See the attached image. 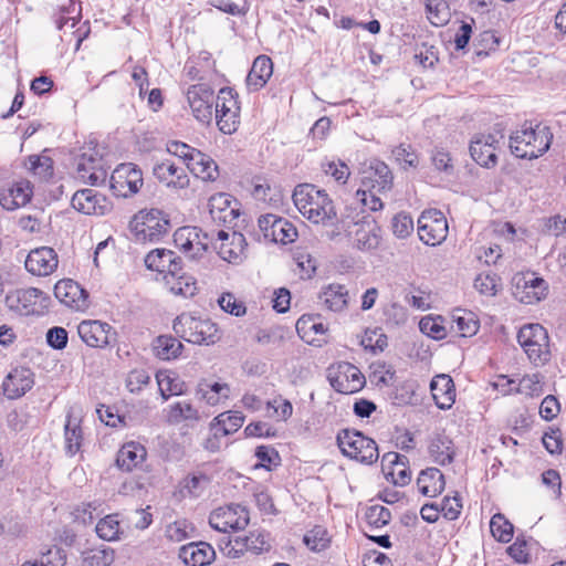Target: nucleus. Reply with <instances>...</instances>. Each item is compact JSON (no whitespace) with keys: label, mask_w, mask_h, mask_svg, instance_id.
<instances>
[{"label":"nucleus","mask_w":566,"mask_h":566,"mask_svg":"<svg viewBox=\"0 0 566 566\" xmlns=\"http://www.w3.org/2000/svg\"><path fill=\"white\" fill-rule=\"evenodd\" d=\"M293 202L297 210L315 224L333 226L337 214L328 195L311 184L296 186Z\"/></svg>","instance_id":"nucleus-1"},{"label":"nucleus","mask_w":566,"mask_h":566,"mask_svg":"<svg viewBox=\"0 0 566 566\" xmlns=\"http://www.w3.org/2000/svg\"><path fill=\"white\" fill-rule=\"evenodd\" d=\"M553 135L547 126H523L510 137V148L517 158L535 159L549 149Z\"/></svg>","instance_id":"nucleus-2"},{"label":"nucleus","mask_w":566,"mask_h":566,"mask_svg":"<svg viewBox=\"0 0 566 566\" xmlns=\"http://www.w3.org/2000/svg\"><path fill=\"white\" fill-rule=\"evenodd\" d=\"M342 453L364 464L374 463L378 457L376 442L355 429H343L336 437Z\"/></svg>","instance_id":"nucleus-3"},{"label":"nucleus","mask_w":566,"mask_h":566,"mask_svg":"<svg viewBox=\"0 0 566 566\" xmlns=\"http://www.w3.org/2000/svg\"><path fill=\"white\" fill-rule=\"evenodd\" d=\"M172 328L180 338L197 345H211L219 339L218 327L213 322L188 314L177 316Z\"/></svg>","instance_id":"nucleus-4"},{"label":"nucleus","mask_w":566,"mask_h":566,"mask_svg":"<svg viewBox=\"0 0 566 566\" xmlns=\"http://www.w3.org/2000/svg\"><path fill=\"white\" fill-rule=\"evenodd\" d=\"M169 228V219L158 209L140 210L130 222L135 239L140 242H157Z\"/></svg>","instance_id":"nucleus-5"},{"label":"nucleus","mask_w":566,"mask_h":566,"mask_svg":"<svg viewBox=\"0 0 566 566\" xmlns=\"http://www.w3.org/2000/svg\"><path fill=\"white\" fill-rule=\"evenodd\" d=\"M517 342L534 365H544L549 360V337L542 325L526 324L521 327Z\"/></svg>","instance_id":"nucleus-6"},{"label":"nucleus","mask_w":566,"mask_h":566,"mask_svg":"<svg viewBox=\"0 0 566 566\" xmlns=\"http://www.w3.org/2000/svg\"><path fill=\"white\" fill-rule=\"evenodd\" d=\"M48 302L49 297L35 287L19 289L6 297L8 307L21 315H41L48 307Z\"/></svg>","instance_id":"nucleus-7"},{"label":"nucleus","mask_w":566,"mask_h":566,"mask_svg":"<svg viewBox=\"0 0 566 566\" xmlns=\"http://www.w3.org/2000/svg\"><path fill=\"white\" fill-rule=\"evenodd\" d=\"M448 231L447 218L440 210H424L418 218V235L427 245L441 244L447 239Z\"/></svg>","instance_id":"nucleus-8"},{"label":"nucleus","mask_w":566,"mask_h":566,"mask_svg":"<svg viewBox=\"0 0 566 566\" xmlns=\"http://www.w3.org/2000/svg\"><path fill=\"white\" fill-rule=\"evenodd\" d=\"M76 171L80 179L92 186L103 184L107 177V169L99 150L93 143L77 157Z\"/></svg>","instance_id":"nucleus-9"},{"label":"nucleus","mask_w":566,"mask_h":566,"mask_svg":"<svg viewBox=\"0 0 566 566\" xmlns=\"http://www.w3.org/2000/svg\"><path fill=\"white\" fill-rule=\"evenodd\" d=\"M258 226L264 240L273 243L287 244L294 242L297 238L295 226L287 219L274 213L260 216Z\"/></svg>","instance_id":"nucleus-10"},{"label":"nucleus","mask_w":566,"mask_h":566,"mask_svg":"<svg viewBox=\"0 0 566 566\" xmlns=\"http://www.w3.org/2000/svg\"><path fill=\"white\" fill-rule=\"evenodd\" d=\"M209 524L218 532H237L249 524V513L240 504L221 506L210 513Z\"/></svg>","instance_id":"nucleus-11"},{"label":"nucleus","mask_w":566,"mask_h":566,"mask_svg":"<svg viewBox=\"0 0 566 566\" xmlns=\"http://www.w3.org/2000/svg\"><path fill=\"white\" fill-rule=\"evenodd\" d=\"M111 186L118 196H133L143 186V172L132 163L120 164L111 176Z\"/></svg>","instance_id":"nucleus-12"},{"label":"nucleus","mask_w":566,"mask_h":566,"mask_svg":"<svg viewBox=\"0 0 566 566\" xmlns=\"http://www.w3.org/2000/svg\"><path fill=\"white\" fill-rule=\"evenodd\" d=\"M503 138L502 134L475 135L470 144L472 159L482 167H494L497 164L496 148Z\"/></svg>","instance_id":"nucleus-13"},{"label":"nucleus","mask_w":566,"mask_h":566,"mask_svg":"<svg viewBox=\"0 0 566 566\" xmlns=\"http://www.w3.org/2000/svg\"><path fill=\"white\" fill-rule=\"evenodd\" d=\"M331 386L340 394H355L366 384L363 373L350 363H340L334 373L329 374Z\"/></svg>","instance_id":"nucleus-14"},{"label":"nucleus","mask_w":566,"mask_h":566,"mask_svg":"<svg viewBox=\"0 0 566 566\" xmlns=\"http://www.w3.org/2000/svg\"><path fill=\"white\" fill-rule=\"evenodd\" d=\"M187 99L193 116L201 123H209L212 118L214 102L213 90L206 84H196L188 88Z\"/></svg>","instance_id":"nucleus-15"},{"label":"nucleus","mask_w":566,"mask_h":566,"mask_svg":"<svg viewBox=\"0 0 566 566\" xmlns=\"http://www.w3.org/2000/svg\"><path fill=\"white\" fill-rule=\"evenodd\" d=\"M217 240L219 245H214L218 254L229 263L238 264L245 258L247 241L242 233L232 231L228 232L219 230L217 232Z\"/></svg>","instance_id":"nucleus-16"},{"label":"nucleus","mask_w":566,"mask_h":566,"mask_svg":"<svg viewBox=\"0 0 566 566\" xmlns=\"http://www.w3.org/2000/svg\"><path fill=\"white\" fill-rule=\"evenodd\" d=\"M72 207L84 214L104 216L112 209L111 201L93 189L77 190L71 200Z\"/></svg>","instance_id":"nucleus-17"},{"label":"nucleus","mask_w":566,"mask_h":566,"mask_svg":"<svg viewBox=\"0 0 566 566\" xmlns=\"http://www.w3.org/2000/svg\"><path fill=\"white\" fill-rule=\"evenodd\" d=\"M81 339L90 347L104 348L112 343L115 336L113 327L101 321H83L77 326Z\"/></svg>","instance_id":"nucleus-18"},{"label":"nucleus","mask_w":566,"mask_h":566,"mask_svg":"<svg viewBox=\"0 0 566 566\" xmlns=\"http://www.w3.org/2000/svg\"><path fill=\"white\" fill-rule=\"evenodd\" d=\"M181 264V258L176 252L167 249H155L145 256L146 268L166 273L165 279L178 275L182 271Z\"/></svg>","instance_id":"nucleus-19"},{"label":"nucleus","mask_w":566,"mask_h":566,"mask_svg":"<svg viewBox=\"0 0 566 566\" xmlns=\"http://www.w3.org/2000/svg\"><path fill=\"white\" fill-rule=\"evenodd\" d=\"M54 296L70 308L81 311L87 307V292L71 279L61 280L55 284Z\"/></svg>","instance_id":"nucleus-20"},{"label":"nucleus","mask_w":566,"mask_h":566,"mask_svg":"<svg viewBox=\"0 0 566 566\" xmlns=\"http://www.w3.org/2000/svg\"><path fill=\"white\" fill-rule=\"evenodd\" d=\"M57 254L50 247L36 248L29 252L24 265L28 272L46 276L57 268Z\"/></svg>","instance_id":"nucleus-21"},{"label":"nucleus","mask_w":566,"mask_h":566,"mask_svg":"<svg viewBox=\"0 0 566 566\" xmlns=\"http://www.w3.org/2000/svg\"><path fill=\"white\" fill-rule=\"evenodd\" d=\"M153 175L168 188L185 189L189 186V177L186 169L169 159L155 164Z\"/></svg>","instance_id":"nucleus-22"},{"label":"nucleus","mask_w":566,"mask_h":566,"mask_svg":"<svg viewBox=\"0 0 566 566\" xmlns=\"http://www.w3.org/2000/svg\"><path fill=\"white\" fill-rule=\"evenodd\" d=\"M392 179V174L384 161L373 160L364 171L361 184L370 191L384 192L391 189Z\"/></svg>","instance_id":"nucleus-23"},{"label":"nucleus","mask_w":566,"mask_h":566,"mask_svg":"<svg viewBox=\"0 0 566 566\" xmlns=\"http://www.w3.org/2000/svg\"><path fill=\"white\" fill-rule=\"evenodd\" d=\"M33 374L28 368H15L10 371L2 382L3 395L17 399L32 388Z\"/></svg>","instance_id":"nucleus-24"},{"label":"nucleus","mask_w":566,"mask_h":566,"mask_svg":"<svg viewBox=\"0 0 566 566\" xmlns=\"http://www.w3.org/2000/svg\"><path fill=\"white\" fill-rule=\"evenodd\" d=\"M430 390L439 409H450L455 401L454 382L447 374L434 376L430 382Z\"/></svg>","instance_id":"nucleus-25"},{"label":"nucleus","mask_w":566,"mask_h":566,"mask_svg":"<svg viewBox=\"0 0 566 566\" xmlns=\"http://www.w3.org/2000/svg\"><path fill=\"white\" fill-rule=\"evenodd\" d=\"M178 556L187 566H206L214 559L216 553L208 543L198 542L181 546Z\"/></svg>","instance_id":"nucleus-26"},{"label":"nucleus","mask_w":566,"mask_h":566,"mask_svg":"<svg viewBox=\"0 0 566 566\" xmlns=\"http://www.w3.org/2000/svg\"><path fill=\"white\" fill-rule=\"evenodd\" d=\"M232 197L224 192H219L209 199V212L214 221L231 223L238 216V210L232 207Z\"/></svg>","instance_id":"nucleus-27"},{"label":"nucleus","mask_w":566,"mask_h":566,"mask_svg":"<svg viewBox=\"0 0 566 566\" xmlns=\"http://www.w3.org/2000/svg\"><path fill=\"white\" fill-rule=\"evenodd\" d=\"M146 455L147 451L144 446L138 442L130 441L119 449L116 463L120 470L130 472L145 461Z\"/></svg>","instance_id":"nucleus-28"},{"label":"nucleus","mask_w":566,"mask_h":566,"mask_svg":"<svg viewBox=\"0 0 566 566\" xmlns=\"http://www.w3.org/2000/svg\"><path fill=\"white\" fill-rule=\"evenodd\" d=\"M273 73L272 60L266 55H259L247 76V86L250 91L262 88Z\"/></svg>","instance_id":"nucleus-29"},{"label":"nucleus","mask_w":566,"mask_h":566,"mask_svg":"<svg viewBox=\"0 0 566 566\" xmlns=\"http://www.w3.org/2000/svg\"><path fill=\"white\" fill-rule=\"evenodd\" d=\"M417 485L422 495L434 497L444 490V475L437 468H427L419 473Z\"/></svg>","instance_id":"nucleus-30"},{"label":"nucleus","mask_w":566,"mask_h":566,"mask_svg":"<svg viewBox=\"0 0 566 566\" xmlns=\"http://www.w3.org/2000/svg\"><path fill=\"white\" fill-rule=\"evenodd\" d=\"M187 169L193 174L195 177L206 181H213L219 176L218 166L214 160L200 150L193 153L190 157Z\"/></svg>","instance_id":"nucleus-31"},{"label":"nucleus","mask_w":566,"mask_h":566,"mask_svg":"<svg viewBox=\"0 0 566 566\" xmlns=\"http://www.w3.org/2000/svg\"><path fill=\"white\" fill-rule=\"evenodd\" d=\"M319 300L329 311L342 312L348 305V290L345 285L332 283L323 289Z\"/></svg>","instance_id":"nucleus-32"},{"label":"nucleus","mask_w":566,"mask_h":566,"mask_svg":"<svg viewBox=\"0 0 566 566\" xmlns=\"http://www.w3.org/2000/svg\"><path fill=\"white\" fill-rule=\"evenodd\" d=\"M198 227H181L174 233V242L185 253H189L192 259L200 256L202 244L198 241Z\"/></svg>","instance_id":"nucleus-33"},{"label":"nucleus","mask_w":566,"mask_h":566,"mask_svg":"<svg viewBox=\"0 0 566 566\" xmlns=\"http://www.w3.org/2000/svg\"><path fill=\"white\" fill-rule=\"evenodd\" d=\"M356 230L354 232L353 244L363 251H370L379 245V235L376 224L373 222H355Z\"/></svg>","instance_id":"nucleus-34"},{"label":"nucleus","mask_w":566,"mask_h":566,"mask_svg":"<svg viewBox=\"0 0 566 566\" xmlns=\"http://www.w3.org/2000/svg\"><path fill=\"white\" fill-rule=\"evenodd\" d=\"M428 450L432 460L440 465H447L453 461V443L452 440L444 434H436L430 440Z\"/></svg>","instance_id":"nucleus-35"},{"label":"nucleus","mask_w":566,"mask_h":566,"mask_svg":"<svg viewBox=\"0 0 566 566\" xmlns=\"http://www.w3.org/2000/svg\"><path fill=\"white\" fill-rule=\"evenodd\" d=\"M230 394V387L228 384L218 382V381H209L201 380L198 384L196 395L198 398L205 400L210 406H216L219 401L224 398L227 399Z\"/></svg>","instance_id":"nucleus-36"},{"label":"nucleus","mask_w":566,"mask_h":566,"mask_svg":"<svg viewBox=\"0 0 566 566\" xmlns=\"http://www.w3.org/2000/svg\"><path fill=\"white\" fill-rule=\"evenodd\" d=\"M389 463L395 467L401 465L402 468L399 469L397 472L394 470L386 473V476H391V481L395 485L398 486H405L407 485L411 480V471L409 468L406 467L408 459L405 455H401L397 452H387L382 455V463Z\"/></svg>","instance_id":"nucleus-37"},{"label":"nucleus","mask_w":566,"mask_h":566,"mask_svg":"<svg viewBox=\"0 0 566 566\" xmlns=\"http://www.w3.org/2000/svg\"><path fill=\"white\" fill-rule=\"evenodd\" d=\"M182 348L180 340L171 335H160L154 343L156 356L164 360L177 358Z\"/></svg>","instance_id":"nucleus-38"},{"label":"nucleus","mask_w":566,"mask_h":566,"mask_svg":"<svg viewBox=\"0 0 566 566\" xmlns=\"http://www.w3.org/2000/svg\"><path fill=\"white\" fill-rule=\"evenodd\" d=\"M244 422V416L241 411H229L217 416L213 420V428L217 427L222 437L237 432Z\"/></svg>","instance_id":"nucleus-39"},{"label":"nucleus","mask_w":566,"mask_h":566,"mask_svg":"<svg viewBox=\"0 0 566 566\" xmlns=\"http://www.w3.org/2000/svg\"><path fill=\"white\" fill-rule=\"evenodd\" d=\"M114 562V551L102 545L82 554L81 566H109Z\"/></svg>","instance_id":"nucleus-40"},{"label":"nucleus","mask_w":566,"mask_h":566,"mask_svg":"<svg viewBox=\"0 0 566 566\" xmlns=\"http://www.w3.org/2000/svg\"><path fill=\"white\" fill-rule=\"evenodd\" d=\"M64 437L66 453L69 455L76 454L81 449L83 436L78 422L71 417H67L64 426Z\"/></svg>","instance_id":"nucleus-41"},{"label":"nucleus","mask_w":566,"mask_h":566,"mask_svg":"<svg viewBox=\"0 0 566 566\" xmlns=\"http://www.w3.org/2000/svg\"><path fill=\"white\" fill-rule=\"evenodd\" d=\"M198 410L187 401H178L169 407L167 421L171 424H178L186 420H198Z\"/></svg>","instance_id":"nucleus-42"},{"label":"nucleus","mask_w":566,"mask_h":566,"mask_svg":"<svg viewBox=\"0 0 566 566\" xmlns=\"http://www.w3.org/2000/svg\"><path fill=\"white\" fill-rule=\"evenodd\" d=\"M490 530L493 537L501 543L511 542L514 533L513 524L502 513L492 516Z\"/></svg>","instance_id":"nucleus-43"},{"label":"nucleus","mask_w":566,"mask_h":566,"mask_svg":"<svg viewBox=\"0 0 566 566\" xmlns=\"http://www.w3.org/2000/svg\"><path fill=\"white\" fill-rule=\"evenodd\" d=\"M169 285L170 292L175 295H181L189 297L196 293V282L191 276H187L184 273H178L175 277L165 279Z\"/></svg>","instance_id":"nucleus-44"},{"label":"nucleus","mask_w":566,"mask_h":566,"mask_svg":"<svg viewBox=\"0 0 566 566\" xmlns=\"http://www.w3.org/2000/svg\"><path fill=\"white\" fill-rule=\"evenodd\" d=\"M96 534L104 541H117L119 539V521L116 514H111L101 518L95 527Z\"/></svg>","instance_id":"nucleus-45"},{"label":"nucleus","mask_w":566,"mask_h":566,"mask_svg":"<svg viewBox=\"0 0 566 566\" xmlns=\"http://www.w3.org/2000/svg\"><path fill=\"white\" fill-rule=\"evenodd\" d=\"M426 11L429 21L436 27L444 25L449 20L448 4L443 0H429Z\"/></svg>","instance_id":"nucleus-46"},{"label":"nucleus","mask_w":566,"mask_h":566,"mask_svg":"<svg viewBox=\"0 0 566 566\" xmlns=\"http://www.w3.org/2000/svg\"><path fill=\"white\" fill-rule=\"evenodd\" d=\"M533 282L537 283V287L536 285L524 283L523 295L520 296L522 303L533 304L545 297L547 290L545 281L542 277H534Z\"/></svg>","instance_id":"nucleus-47"},{"label":"nucleus","mask_w":566,"mask_h":566,"mask_svg":"<svg viewBox=\"0 0 566 566\" xmlns=\"http://www.w3.org/2000/svg\"><path fill=\"white\" fill-rule=\"evenodd\" d=\"M365 518L369 526L380 528L387 525L391 520L390 511L381 505H370L367 507Z\"/></svg>","instance_id":"nucleus-48"},{"label":"nucleus","mask_w":566,"mask_h":566,"mask_svg":"<svg viewBox=\"0 0 566 566\" xmlns=\"http://www.w3.org/2000/svg\"><path fill=\"white\" fill-rule=\"evenodd\" d=\"M159 391L168 390L170 395H182L184 394V381L177 376L171 375L167 371H159L156 374Z\"/></svg>","instance_id":"nucleus-49"},{"label":"nucleus","mask_w":566,"mask_h":566,"mask_svg":"<svg viewBox=\"0 0 566 566\" xmlns=\"http://www.w3.org/2000/svg\"><path fill=\"white\" fill-rule=\"evenodd\" d=\"M240 109L216 113L217 125L223 134L231 135L237 132L240 124Z\"/></svg>","instance_id":"nucleus-50"},{"label":"nucleus","mask_w":566,"mask_h":566,"mask_svg":"<svg viewBox=\"0 0 566 566\" xmlns=\"http://www.w3.org/2000/svg\"><path fill=\"white\" fill-rule=\"evenodd\" d=\"M304 544L314 552H321L328 546L329 539L326 530L315 527L303 537Z\"/></svg>","instance_id":"nucleus-51"},{"label":"nucleus","mask_w":566,"mask_h":566,"mask_svg":"<svg viewBox=\"0 0 566 566\" xmlns=\"http://www.w3.org/2000/svg\"><path fill=\"white\" fill-rule=\"evenodd\" d=\"M29 169L42 178L53 175V160L49 156L31 155L28 158Z\"/></svg>","instance_id":"nucleus-52"},{"label":"nucleus","mask_w":566,"mask_h":566,"mask_svg":"<svg viewBox=\"0 0 566 566\" xmlns=\"http://www.w3.org/2000/svg\"><path fill=\"white\" fill-rule=\"evenodd\" d=\"M223 543L224 546L220 545V548L230 558H239L245 552H249L245 536H228Z\"/></svg>","instance_id":"nucleus-53"},{"label":"nucleus","mask_w":566,"mask_h":566,"mask_svg":"<svg viewBox=\"0 0 566 566\" xmlns=\"http://www.w3.org/2000/svg\"><path fill=\"white\" fill-rule=\"evenodd\" d=\"M216 113L230 112L231 109H240L235 93L230 87H222L216 99Z\"/></svg>","instance_id":"nucleus-54"},{"label":"nucleus","mask_w":566,"mask_h":566,"mask_svg":"<svg viewBox=\"0 0 566 566\" xmlns=\"http://www.w3.org/2000/svg\"><path fill=\"white\" fill-rule=\"evenodd\" d=\"M391 227L397 238L405 239L413 231V220L410 214L400 212L392 218Z\"/></svg>","instance_id":"nucleus-55"},{"label":"nucleus","mask_w":566,"mask_h":566,"mask_svg":"<svg viewBox=\"0 0 566 566\" xmlns=\"http://www.w3.org/2000/svg\"><path fill=\"white\" fill-rule=\"evenodd\" d=\"M453 322L463 337L472 336L479 329V322L471 312L464 313L463 315H454Z\"/></svg>","instance_id":"nucleus-56"},{"label":"nucleus","mask_w":566,"mask_h":566,"mask_svg":"<svg viewBox=\"0 0 566 566\" xmlns=\"http://www.w3.org/2000/svg\"><path fill=\"white\" fill-rule=\"evenodd\" d=\"M544 448L551 454H560L563 451V438L558 428H551L542 438Z\"/></svg>","instance_id":"nucleus-57"},{"label":"nucleus","mask_w":566,"mask_h":566,"mask_svg":"<svg viewBox=\"0 0 566 566\" xmlns=\"http://www.w3.org/2000/svg\"><path fill=\"white\" fill-rule=\"evenodd\" d=\"M67 340L69 334L64 327L54 326L46 332V343L53 349H64L67 345Z\"/></svg>","instance_id":"nucleus-58"},{"label":"nucleus","mask_w":566,"mask_h":566,"mask_svg":"<svg viewBox=\"0 0 566 566\" xmlns=\"http://www.w3.org/2000/svg\"><path fill=\"white\" fill-rule=\"evenodd\" d=\"M248 549L253 554H261L268 552L271 548L268 535L262 532H251L245 536Z\"/></svg>","instance_id":"nucleus-59"},{"label":"nucleus","mask_w":566,"mask_h":566,"mask_svg":"<svg viewBox=\"0 0 566 566\" xmlns=\"http://www.w3.org/2000/svg\"><path fill=\"white\" fill-rule=\"evenodd\" d=\"M218 303L220 307L234 316H242L245 314L247 307L243 302L238 301L231 293L222 294Z\"/></svg>","instance_id":"nucleus-60"},{"label":"nucleus","mask_w":566,"mask_h":566,"mask_svg":"<svg viewBox=\"0 0 566 566\" xmlns=\"http://www.w3.org/2000/svg\"><path fill=\"white\" fill-rule=\"evenodd\" d=\"M415 57L423 67H432L439 61L437 48L427 43L417 48Z\"/></svg>","instance_id":"nucleus-61"},{"label":"nucleus","mask_w":566,"mask_h":566,"mask_svg":"<svg viewBox=\"0 0 566 566\" xmlns=\"http://www.w3.org/2000/svg\"><path fill=\"white\" fill-rule=\"evenodd\" d=\"M150 380L149 374L144 369L132 370L126 378V387L133 392H139Z\"/></svg>","instance_id":"nucleus-62"},{"label":"nucleus","mask_w":566,"mask_h":566,"mask_svg":"<svg viewBox=\"0 0 566 566\" xmlns=\"http://www.w3.org/2000/svg\"><path fill=\"white\" fill-rule=\"evenodd\" d=\"M255 457L261 462V465L268 470H270L272 465H279L281 460L279 452L274 448L268 446L258 447L255 449Z\"/></svg>","instance_id":"nucleus-63"},{"label":"nucleus","mask_w":566,"mask_h":566,"mask_svg":"<svg viewBox=\"0 0 566 566\" xmlns=\"http://www.w3.org/2000/svg\"><path fill=\"white\" fill-rule=\"evenodd\" d=\"M65 553L62 548L53 546L42 554L41 566H64Z\"/></svg>","instance_id":"nucleus-64"}]
</instances>
